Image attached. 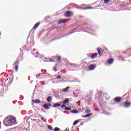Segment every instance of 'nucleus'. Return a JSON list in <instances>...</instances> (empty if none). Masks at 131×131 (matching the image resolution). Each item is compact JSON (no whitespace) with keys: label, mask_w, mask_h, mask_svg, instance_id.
<instances>
[{"label":"nucleus","mask_w":131,"mask_h":131,"mask_svg":"<svg viewBox=\"0 0 131 131\" xmlns=\"http://www.w3.org/2000/svg\"><path fill=\"white\" fill-rule=\"evenodd\" d=\"M16 123V118L13 116H8L3 120L5 126H12Z\"/></svg>","instance_id":"f257e3e1"},{"label":"nucleus","mask_w":131,"mask_h":131,"mask_svg":"<svg viewBox=\"0 0 131 131\" xmlns=\"http://www.w3.org/2000/svg\"><path fill=\"white\" fill-rule=\"evenodd\" d=\"M45 72L42 73H40L38 75H36V78H38V77H39L40 76H41V75H43L44 76H47V75H51L50 74H49L48 73H47V70L45 71Z\"/></svg>","instance_id":"f03ea898"},{"label":"nucleus","mask_w":131,"mask_h":131,"mask_svg":"<svg viewBox=\"0 0 131 131\" xmlns=\"http://www.w3.org/2000/svg\"><path fill=\"white\" fill-rule=\"evenodd\" d=\"M64 16H66V17H71V16H72V13L70 11H67L64 13Z\"/></svg>","instance_id":"7ed1b4c3"},{"label":"nucleus","mask_w":131,"mask_h":131,"mask_svg":"<svg viewBox=\"0 0 131 131\" xmlns=\"http://www.w3.org/2000/svg\"><path fill=\"white\" fill-rule=\"evenodd\" d=\"M114 101H115L116 103H120V102H121V97H116V98L114 99Z\"/></svg>","instance_id":"20e7f679"},{"label":"nucleus","mask_w":131,"mask_h":131,"mask_svg":"<svg viewBox=\"0 0 131 131\" xmlns=\"http://www.w3.org/2000/svg\"><path fill=\"white\" fill-rule=\"evenodd\" d=\"M131 102H125L124 103L123 107H125V108H127L128 107H130Z\"/></svg>","instance_id":"39448f33"},{"label":"nucleus","mask_w":131,"mask_h":131,"mask_svg":"<svg viewBox=\"0 0 131 131\" xmlns=\"http://www.w3.org/2000/svg\"><path fill=\"white\" fill-rule=\"evenodd\" d=\"M95 68H96V67L94 66V64H90L88 67V69L89 70H90V71L94 70V69H95Z\"/></svg>","instance_id":"423d86ee"},{"label":"nucleus","mask_w":131,"mask_h":131,"mask_svg":"<svg viewBox=\"0 0 131 131\" xmlns=\"http://www.w3.org/2000/svg\"><path fill=\"white\" fill-rule=\"evenodd\" d=\"M40 22H38V23H37L35 24V25L34 26V27H33V29H36V28H37V27H38V26H39V24Z\"/></svg>","instance_id":"0eeeda50"},{"label":"nucleus","mask_w":131,"mask_h":131,"mask_svg":"<svg viewBox=\"0 0 131 131\" xmlns=\"http://www.w3.org/2000/svg\"><path fill=\"white\" fill-rule=\"evenodd\" d=\"M61 103H56L53 105V108H57V107H60Z\"/></svg>","instance_id":"6e6552de"},{"label":"nucleus","mask_w":131,"mask_h":131,"mask_svg":"<svg viewBox=\"0 0 131 131\" xmlns=\"http://www.w3.org/2000/svg\"><path fill=\"white\" fill-rule=\"evenodd\" d=\"M114 61V60L113 59V58H112V59H108L107 60V63L110 65H111V64H112Z\"/></svg>","instance_id":"1a4fd4ad"},{"label":"nucleus","mask_w":131,"mask_h":131,"mask_svg":"<svg viewBox=\"0 0 131 131\" xmlns=\"http://www.w3.org/2000/svg\"><path fill=\"white\" fill-rule=\"evenodd\" d=\"M69 89H70V86H67V88L63 89L62 92H63V93H67Z\"/></svg>","instance_id":"9d476101"},{"label":"nucleus","mask_w":131,"mask_h":131,"mask_svg":"<svg viewBox=\"0 0 131 131\" xmlns=\"http://www.w3.org/2000/svg\"><path fill=\"white\" fill-rule=\"evenodd\" d=\"M97 55H98L97 53H93L92 54V55L91 56V59H95L96 58V57H97Z\"/></svg>","instance_id":"9b49d317"},{"label":"nucleus","mask_w":131,"mask_h":131,"mask_svg":"<svg viewBox=\"0 0 131 131\" xmlns=\"http://www.w3.org/2000/svg\"><path fill=\"white\" fill-rule=\"evenodd\" d=\"M43 107L46 110H49L50 109V107H49V105L47 104V103H45L43 105Z\"/></svg>","instance_id":"f8f14e48"},{"label":"nucleus","mask_w":131,"mask_h":131,"mask_svg":"<svg viewBox=\"0 0 131 131\" xmlns=\"http://www.w3.org/2000/svg\"><path fill=\"white\" fill-rule=\"evenodd\" d=\"M70 100L68 98L66 99L63 101V104H68L69 103Z\"/></svg>","instance_id":"ddd939ff"},{"label":"nucleus","mask_w":131,"mask_h":131,"mask_svg":"<svg viewBox=\"0 0 131 131\" xmlns=\"http://www.w3.org/2000/svg\"><path fill=\"white\" fill-rule=\"evenodd\" d=\"M32 102H33V103H35V104H38V103H40V100L39 99H35V100H32Z\"/></svg>","instance_id":"4468645a"},{"label":"nucleus","mask_w":131,"mask_h":131,"mask_svg":"<svg viewBox=\"0 0 131 131\" xmlns=\"http://www.w3.org/2000/svg\"><path fill=\"white\" fill-rule=\"evenodd\" d=\"M47 102L48 103H51V102H52V96H49L47 97Z\"/></svg>","instance_id":"2eb2a0df"},{"label":"nucleus","mask_w":131,"mask_h":131,"mask_svg":"<svg viewBox=\"0 0 131 131\" xmlns=\"http://www.w3.org/2000/svg\"><path fill=\"white\" fill-rule=\"evenodd\" d=\"M32 54H33V55H34L35 54H36V55H38L39 53L38 52H37V50L34 49Z\"/></svg>","instance_id":"dca6fc26"},{"label":"nucleus","mask_w":131,"mask_h":131,"mask_svg":"<svg viewBox=\"0 0 131 131\" xmlns=\"http://www.w3.org/2000/svg\"><path fill=\"white\" fill-rule=\"evenodd\" d=\"M71 113H74V114H76V113H78V111H76V110L74 109L73 111H71Z\"/></svg>","instance_id":"f3484780"},{"label":"nucleus","mask_w":131,"mask_h":131,"mask_svg":"<svg viewBox=\"0 0 131 131\" xmlns=\"http://www.w3.org/2000/svg\"><path fill=\"white\" fill-rule=\"evenodd\" d=\"M91 9H95V8H93L92 7H84L83 8V10H89Z\"/></svg>","instance_id":"a211bd4d"},{"label":"nucleus","mask_w":131,"mask_h":131,"mask_svg":"<svg viewBox=\"0 0 131 131\" xmlns=\"http://www.w3.org/2000/svg\"><path fill=\"white\" fill-rule=\"evenodd\" d=\"M69 65L70 66H73L74 67H76V66H77L76 65V64H75V63H69Z\"/></svg>","instance_id":"6ab92c4d"},{"label":"nucleus","mask_w":131,"mask_h":131,"mask_svg":"<svg viewBox=\"0 0 131 131\" xmlns=\"http://www.w3.org/2000/svg\"><path fill=\"white\" fill-rule=\"evenodd\" d=\"M64 110H66L67 111H70V110H71V108L70 107H66L64 108Z\"/></svg>","instance_id":"aec40b11"},{"label":"nucleus","mask_w":131,"mask_h":131,"mask_svg":"<svg viewBox=\"0 0 131 131\" xmlns=\"http://www.w3.org/2000/svg\"><path fill=\"white\" fill-rule=\"evenodd\" d=\"M78 122H79V120H76L75 122H74L73 125H76Z\"/></svg>","instance_id":"412c9836"},{"label":"nucleus","mask_w":131,"mask_h":131,"mask_svg":"<svg viewBox=\"0 0 131 131\" xmlns=\"http://www.w3.org/2000/svg\"><path fill=\"white\" fill-rule=\"evenodd\" d=\"M63 23H64V20H62V19L60 20L58 22V25L62 24H63Z\"/></svg>","instance_id":"4be33fe9"},{"label":"nucleus","mask_w":131,"mask_h":131,"mask_svg":"<svg viewBox=\"0 0 131 131\" xmlns=\"http://www.w3.org/2000/svg\"><path fill=\"white\" fill-rule=\"evenodd\" d=\"M48 127L49 129H50V130H54V129L53 128L52 126L48 125Z\"/></svg>","instance_id":"5701e85b"},{"label":"nucleus","mask_w":131,"mask_h":131,"mask_svg":"<svg viewBox=\"0 0 131 131\" xmlns=\"http://www.w3.org/2000/svg\"><path fill=\"white\" fill-rule=\"evenodd\" d=\"M90 112H91V109L90 108H87L85 111V113H90Z\"/></svg>","instance_id":"b1692460"},{"label":"nucleus","mask_w":131,"mask_h":131,"mask_svg":"<svg viewBox=\"0 0 131 131\" xmlns=\"http://www.w3.org/2000/svg\"><path fill=\"white\" fill-rule=\"evenodd\" d=\"M97 52L98 53V55H99L100 56H102V54L101 53V50L98 49L97 50Z\"/></svg>","instance_id":"393cba45"},{"label":"nucleus","mask_w":131,"mask_h":131,"mask_svg":"<svg viewBox=\"0 0 131 131\" xmlns=\"http://www.w3.org/2000/svg\"><path fill=\"white\" fill-rule=\"evenodd\" d=\"M53 71H55V72H57V71H58V70H57V68H56V67H53Z\"/></svg>","instance_id":"a878e982"},{"label":"nucleus","mask_w":131,"mask_h":131,"mask_svg":"<svg viewBox=\"0 0 131 131\" xmlns=\"http://www.w3.org/2000/svg\"><path fill=\"white\" fill-rule=\"evenodd\" d=\"M104 4H108L109 2H110V0H104Z\"/></svg>","instance_id":"bb28decb"},{"label":"nucleus","mask_w":131,"mask_h":131,"mask_svg":"<svg viewBox=\"0 0 131 131\" xmlns=\"http://www.w3.org/2000/svg\"><path fill=\"white\" fill-rule=\"evenodd\" d=\"M60 130V129L58 127H55L54 128V131H59Z\"/></svg>","instance_id":"cd10ccee"},{"label":"nucleus","mask_w":131,"mask_h":131,"mask_svg":"<svg viewBox=\"0 0 131 131\" xmlns=\"http://www.w3.org/2000/svg\"><path fill=\"white\" fill-rule=\"evenodd\" d=\"M61 57L60 56H58L57 57V61H61Z\"/></svg>","instance_id":"c85d7f7f"},{"label":"nucleus","mask_w":131,"mask_h":131,"mask_svg":"<svg viewBox=\"0 0 131 131\" xmlns=\"http://www.w3.org/2000/svg\"><path fill=\"white\" fill-rule=\"evenodd\" d=\"M82 117H83V118H85L86 117H89V115L87 114V115H86L85 116H82Z\"/></svg>","instance_id":"c756f323"},{"label":"nucleus","mask_w":131,"mask_h":131,"mask_svg":"<svg viewBox=\"0 0 131 131\" xmlns=\"http://www.w3.org/2000/svg\"><path fill=\"white\" fill-rule=\"evenodd\" d=\"M15 65H16V66H18V65H19V60H17L15 62Z\"/></svg>","instance_id":"7c9ffc66"},{"label":"nucleus","mask_w":131,"mask_h":131,"mask_svg":"<svg viewBox=\"0 0 131 131\" xmlns=\"http://www.w3.org/2000/svg\"><path fill=\"white\" fill-rule=\"evenodd\" d=\"M57 79H61V76L60 75L58 76L57 77H56Z\"/></svg>","instance_id":"2f4dec72"},{"label":"nucleus","mask_w":131,"mask_h":131,"mask_svg":"<svg viewBox=\"0 0 131 131\" xmlns=\"http://www.w3.org/2000/svg\"><path fill=\"white\" fill-rule=\"evenodd\" d=\"M40 82L41 83V84H42V85H45V82H43V81H41V82Z\"/></svg>","instance_id":"473e14b6"},{"label":"nucleus","mask_w":131,"mask_h":131,"mask_svg":"<svg viewBox=\"0 0 131 131\" xmlns=\"http://www.w3.org/2000/svg\"><path fill=\"white\" fill-rule=\"evenodd\" d=\"M15 68L16 71V72L18 71V66H15Z\"/></svg>","instance_id":"72a5a7b5"},{"label":"nucleus","mask_w":131,"mask_h":131,"mask_svg":"<svg viewBox=\"0 0 131 131\" xmlns=\"http://www.w3.org/2000/svg\"><path fill=\"white\" fill-rule=\"evenodd\" d=\"M64 107H66V105H65V104H63V105H62L61 106V108H64Z\"/></svg>","instance_id":"f704fd0d"},{"label":"nucleus","mask_w":131,"mask_h":131,"mask_svg":"<svg viewBox=\"0 0 131 131\" xmlns=\"http://www.w3.org/2000/svg\"><path fill=\"white\" fill-rule=\"evenodd\" d=\"M47 105H48V107H51V106H52V104L51 103H47Z\"/></svg>","instance_id":"c9c22d12"},{"label":"nucleus","mask_w":131,"mask_h":131,"mask_svg":"<svg viewBox=\"0 0 131 131\" xmlns=\"http://www.w3.org/2000/svg\"><path fill=\"white\" fill-rule=\"evenodd\" d=\"M91 115H93V113L88 114V116L90 117Z\"/></svg>","instance_id":"e433bc0d"},{"label":"nucleus","mask_w":131,"mask_h":131,"mask_svg":"<svg viewBox=\"0 0 131 131\" xmlns=\"http://www.w3.org/2000/svg\"><path fill=\"white\" fill-rule=\"evenodd\" d=\"M20 100H23V96H20Z\"/></svg>","instance_id":"4c0bfd02"},{"label":"nucleus","mask_w":131,"mask_h":131,"mask_svg":"<svg viewBox=\"0 0 131 131\" xmlns=\"http://www.w3.org/2000/svg\"><path fill=\"white\" fill-rule=\"evenodd\" d=\"M38 122H41V121H40V120L38 119Z\"/></svg>","instance_id":"58836bf2"},{"label":"nucleus","mask_w":131,"mask_h":131,"mask_svg":"<svg viewBox=\"0 0 131 131\" xmlns=\"http://www.w3.org/2000/svg\"><path fill=\"white\" fill-rule=\"evenodd\" d=\"M66 130H69V128H67L66 129Z\"/></svg>","instance_id":"ea45409f"},{"label":"nucleus","mask_w":131,"mask_h":131,"mask_svg":"<svg viewBox=\"0 0 131 131\" xmlns=\"http://www.w3.org/2000/svg\"><path fill=\"white\" fill-rule=\"evenodd\" d=\"M50 62H54V60H50Z\"/></svg>","instance_id":"a19ab883"},{"label":"nucleus","mask_w":131,"mask_h":131,"mask_svg":"<svg viewBox=\"0 0 131 131\" xmlns=\"http://www.w3.org/2000/svg\"><path fill=\"white\" fill-rule=\"evenodd\" d=\"M43 118H41V120H42V121H43Z\"/></svg>","instance_id":"79ce46f5"},{"label":"nucleus","mask_w":131,"mask_h":131,"mask_svg":"<svg viewBox=\"0 0 131 131\" xmlns=\"http://www.w3.org/2000/svg\"><path fill=\"white\" fill-rule=\"evenodd\" d=\"M104 114H107V115H109V113H103Z\"/></svg>","instance_id":"37998d69"},{"label":"nucleus","mask_w":131,"mask_h":131,"mask_svg":"<svg viewBox=\"0 0 131 131\" xmlns=\"http://www.w3.org/2000/svg\"><path fill=\"white\" fill-rule=\"evenodd\" d=\"M95 110H96L97 111H99V109L98 108L95 109Z\"/></svg>","instance_id":"c03bdc74"},{"label":"nucleus","mask_w":131,"mask_h":131,"mask_svg":"<svg viewBox=\"0 0 131 131\" xmlns=\"http://www.w3.org/2000/svg\"><path fill=\"white\" fill-rule=\"evenodd\" d=\"M83 125V123H81L80 125Z\"/></svg>","instance_id":"a18cd8bd"},{"label":"nucleus","mask_w":131,"mask_h":131,"mask_svg":"<svg viewBox=\"0 0 131 131\" xmlns=\"http://www.w3.org/2000/svg\"><path fill=\"white\" fill-rule=\"evenodd\" d=\"M125 96H126V94L124 95L123 97H125Z\"/></svg>","instance_id":"49530a36"},{"label":"nucleus","mask_w":131,"mask_h":131,"mask_svg":"<svg viewBox=\"0 0 131 131\" xmlns=\"http://www.w3.org/2000/svg\"><path fill=\"white\" fill-rule=\"evenodd\" d=\"M35 57V58H37L38 57V56H36Z\"/></svg>","instance_id":"de8ad7c7"},{"label":"nucleus","mask_w":131,"mask_h":131,"mask_svg":"<svg viewBox=\"0 0 131 131\" xmlns=\"http://www.w3.org/2000/svg\"><path fill=\"white\" fill-rule=\"evenodd\" d=\"M69 34H72V32L69 33Z\"/></svg>","instance_id":"09e8293b"},{"label":"nucleus","mask_w":131,"mask_h":131,"mask_svg":"<svg viewBox=\"0 0 131 131\" xmlns=\"http://www.w3.org/2000/svg\"><path fill=\"white\" fill-rule=\"evenodd\" d=\"M63 36H67V35H63Z\"/></svg>","instance_id":"8fccbe9b"},{"label":"nucleus","mask_w":131,"mask_h":131,"mask_svg":"<svg viewBox=\"0 0 131 131\" xmlns=\"http://www.w3.org/2000/svg\"><path fill=\"white\" fill-rule=\"evenodd\" d=\"M1 124H2V122H1V121H0V125H1Z\"/></svg>","instance_id":"3c124183"},{"label":"nucleus","mask_w":131,"mask_h":131,"mask_svg":"<svg viewBox=\"0 0 131 131\" xmlns=\"http://www.w3.org/2000/svg\"><path fill=\"white\" fill-rule=\"evenodd\" d=\"M20 51H22V49H20Z\"/></svg>","instance_id":"603ef678"},{"label":"nucleus","mask_w":131,"mask_h":131,"mask_svg":"<svg viewBox=\"0 0 131 131\" xmlns=\"http://www.w3.org/2000/svg\"><path fill=\"white\" fill-rule=\"evenodd\" d=\"M0 35H1V33H0Z\"/></svg>","instance_id":"864d4df0"}]
</instances>
